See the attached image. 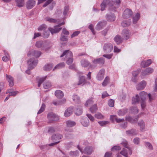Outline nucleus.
<instances>
[{"label":"nucleus","mask_w":157,"mask_h":157,"mask_svg":"<svg viewBox=\"0 0 157 157\" xmlns=\"http://www.w3.org/2000/svg\"><path fill=\"white\" fill-rule=\"evenodd\" d=\"M122 36L124 39L127 40L129 38L130 34L129 30L125 29L123 30L122 33Z\"/></svg>","instance_id":"f8f14e48"},{"label":"nucleus","mask_w":157,"mask_h":157,"mask_svg":"<svg viewBox=\"0 0 157 157\" xmlns=\"http://www.w3.org/2000/svg\"><path fill=\"white\" fill-rule=\"evenodd\" d=\"M6 80L8 81L9 83V86L10 87L13 86L14 84V81L13 78L10 75H8L6 74Z\"/></svg>","instance_id":"aec40b11"},{"label":"nucleus","mask_w":157,"mask_h":157,"mask_svg":"<svg viewBox=\"0 0 157 157\" xmlns=\"http://www.w3.org/2000/svg\"><path fill=\"white\" fill-rule=\"evenodd\" d=\"M41 53L40 52L36 51L34 50H31L29 51L28 53V56H30L32 55L33 56H34L36 58L39 57L41 55Z\"/></svg>","instance_id":"1a4fd4ad"},{"label":"nucleus","mask_w":157,"mask_h":157,"mask_svg":"<svg viewBox=\"0 0 157 157\" xmlns=\"http://www.w3.org/2000/svg\"><path fill=\"white\" fill-rule=\"evenodd\" d=\"M138 125L140 127L141 131H143L145 129V124L143 120H140L138 123Z\"/></svg>","instance_id":"a878e982"},{"label":"nucleus","mask_w":157,"mask_h":157,"mask_svg":"<svg viewBox=\"0 0 157 157\" xmlns=\"http://www.w3.org/2000/svg\"><path fill=\"white\" fill-rule=\"evenodd\" d=\"M67 126L68 127H71L75 126L76 124V123L73 121L68 120L66 121Z\"/></svg>","instance_id":"c756f323"},{"label":"nucleus","mask_w":157,"mask_h":157,"mask_svg":"<svg viewBox=\"0 0 157 157\" xmlns=\"http://www.w3.org/2000/svg\"><path fill=\"white\" fill-rule=\"evenodd\" d=\"M73 99L75 102L79 104L80 102V98L76 94H74L73 96Z\"/></svg>","instance_id":"c03bdc74"},{"label":"nucleus","mask_w":157,"mask_h":157,"mask_svg":"<svg viewBox=\"0 0 157 157\" xmlns=\"http://www.w3.org/2000/svg\"><path fill=\"white\" fill-rule=\"evenodd\" d=\"M109 81V78L108 77H106L105 79L102 83V85L103 86H105L108 84Z\"/></svg>","instance_id":"864d4df0"},{"label":"nucleus","mask_w":157,"mask_h":157,"mask_svg":"<svg viewBox=\"0 0 157 157\" xmlns=\"http://www.w3.org/2000/svg\"><path fill=\"white\" fill-rule=\"evenodd\" d=\"M36 46L38 48H42L43 50H44L45 49L44 47V45L43 44V41H38L36 42Z\"/></svg>","instance_id":"4c0bfd02"},{"label":"nucleus","mask_w":157,"mask_h":157,"mask_svg":"<svg viewBox=\"0 0 157 157\" xmlns=\"http://www.w3.org/2000/svg\"><path fill=\"white\" fill-rule=\"evenodd\" d=\"M17 6L19 7H23L24 5V0H15Z\"/></svg>","instance_id":"72a5a7b5"},{"label":"nucleus","mask_w":157,"mask_h":157,"mask_svg":"<svg viewBox=\"0 0 157 157\" xmlns=\"http://www.w3.org/2000/svg\"><path fill=\"white\" fill-rule=\"evenodd\" d=\"M139 118V117L138 116H136V117L134 118H133L131 117L128 116L126 117V119L127 121H128L131 123H134L137 121L138 119Z\"/></svg>","instance_id":"6ab92c4d"},{"label":"nucleus","mask_w":157,"mask_h":157,"mask_svg":"<svg viewBox=\"0 0 157 157\" xmlns=\"http://www.w3.org/2000/svg\"><path fill=\"white\" fill-rule=\"evenodd\" d=\"M81 123L84 127H88L89 125V121L86 118H84L81 120Z\"/></svg>","instance_id":"412c9836"},{"label":"nucleus","mask_w":157,"mask_h":157,"mask_svg":"<svg viewBox=\"0 0 157 157\" xmlns=\"http://www.w3.org/2000/svg\"><path fill=\"white\" fill-rule=\"evenodd\" d=\"M82 143L83 145H85V146H87L88 144V142L86 141L81 142L79 144L78 146V148L79 151L82 153H83L85 154L88 155L91 154L92 152L94 151V149L93 147L90 146H87L85 147L83 151L82 148V146L80 144Z\"/></svg>","instance_id":"f257e3e1"},{"label":"nucleus","mask_w":157,"mask_h":157,"mask_svg":"<svg viewBox=\"0 0 157 157\" xmlns=\"http://www.w3.org/2000/svg\"><path fill=\"white\" fill-rule=\"evenodd\" d=\"M47 28V26L45 24H42L40 25L38 28V31H42L45 30Z\"/></svg>","instance_id":"6e6d98bb"},{"label":"nucleus","mask_w":157,"mask_h":157,"mask_svg":"<svg viewBox=\"0 0 157 157\" xmlns=\"http://www.w3.org/2000/svg\"><path fill=\"white\" fill-rule=\"evenodd\" d=\"M128 153L129 154V152L127 148H124L120 152V154L125 157H128Z\"/></svg>","instance_id":"e433bc0d"},{"label":"nucleus","mask_w":157,"mask_h":157,"mask_svg":"<svg viewBox=\"0 0 157 157\" xmlns=\"http://www.w3.org/2000/svg\"><path fill=\"white\" fill-rule=\"evenodd\" d=\"M55 95L58 98H61L63 96V94L62 91L60 90H56L55 92Z\"/></svg>","instance_id":"cd10ccee"},{"label":"nucleus","mask_w":157,"mask_h":157,"mask_svg":"<svg viewBox=\"0 0 157 157\" xmlns=\"http://www.w3.org/2000/svg\"><path fill=\"white\" fill-rule=\"evenodd\" d=\"M140 98L137 94H136L135 96L133 97L132 98V104H135L139 102Z\"/></svg>","instance_id":"bb28decb"},{"label":"nucleus","mask_w":157,"mask_h":157,"mask_svg":"<svg viewBox=\"0 0 157 157\" xmlns=\"http://www.w3.org/2000/svg\"><path fill=\"white\" fill-rule=\"evenodd\" d=\"M64 23L63 22L59 24V25L56 26H55L54 27V29L52 28H48V30L50 31L51 33L53 34L54 33H58L61 29L62 28L60 27L63 25L64 24Z\"/></svg>","instance_id":"39448f33"},{"label":"nucleus","mask_w":157,"mask_h":157,"mask_svg":"<svg viewBox=\"0 0 157 157\" xmlns=\"http://www.w3.org/2000/svg\"><path fill=\"white\" fill-rule=\"evenodd\" d=\"M86 81L85 78V76H82L80 78V79L78 85H79L84 83Z\"/></svg>","instance_id":"603ef678"},{"label":"nucleus","mask_w":157,"mask_h":157,"mask_svg":"<svg viewBox=\"0 0 157 157\" xmlns=\"http://www.w3.org/2000/svg\"><path fill=\"white\" fill-rule=\"evenodd\" d=\"M117 117L116 115H111L110 117V120L113 122L116 121L117 119Z\"/></svg>","instance_id":"338daca9"},{"label":"nucleus","mask_w":157,"mask_h":157,"mask_svg":"<svg viewBox=\"0 0 157 157\" xmlns=\"http://www.w3.org/2000/svg\"><path fill=\"white\" fill-rule=\"evenodd\" d=\"M140 14L138 13H137L135 16L133 18V23L136 24L138 20L140 17Z\"/></svg>","instance_id":"49530a36"},{"label":"nucleus","mask_w":157,"mask_h":157,"mask_svg":"<svg viewBox=\"0 0 157 157\" xmlns=\"http://www.w3.org/2000/svg\"><path fill=\"white\" fill-rule=\"evenodd\" d=\"M51 83L49 81L46 82L43 84V87L45 89H49L51 87Z\"/></svg>","instance_id":"a19ab883"},{"label":"nucleus","mask_w":157,"mask_h":157,"mask_svg":"<svg viewBox=\"0 0 157 157\" xmlns=\"http://www.w3.org/2000/svg\"><path fill=\"white\" fill-rule=\"evenodd\" d=\"M139 94L141 100H145L146 97L148 96L149 97L150 101H151L153 99V98H152L150 94H147L145 92L142 91L140 92Z\"/></svg>","instance_id":"6e6552de"},{"label":"nucleus","mask_w":157,"mask_h":157,"mask_svg":"<svg viewBox=\"0 0 157 157\" xmlns=\"http://www.w3.org/2000/svg\"><path fill=\"white\" fill-rule=\"evenodd\" d=\"M47 76H46L42 78H40L38 80V87H40L41 84L42 83L44 82L45 80L47 78Z\"/></svg>","instance_id":"37998d69"},{"label":"nucleus","mask_w":157,"mask_h":157,"mask_svg":"<svg viewBox=\"0 0 157 157\" xmlns=\"http://www.w3.org/2000/svg\"><path fill=\"white\" fill-rule=\"evenodd\" d=\"M114 101L112 99L109 100L108 102V105L110 107H113L114 105Z\"/></svg>","instance_id":"bf43d9fd"},{"label":"nucleus","mask_w":157,"mask_h":157,"mask_svg":"<svg viewBox=\"0 0 157 157\" xmlns=\"http://www.w3.org/2000/svg\"><path fill=\"white\" fill-rule=\"evenodd\" d=\"M132 12L130 9H127L124 12L123 17L124 19H127L129 18L132 14Z\"/></svg>","instance_id":"9b49d317"},{"label":"nucleus","mask_w":157,"mask_h":157,"mask_svg":"<svg viewBox=\"0 0 157 157\" xmlns=\"http://www.w3.org/2000/svg\"><path fill=\"white\" fill-rule=\"evenodd\" d=\"M93 98H91L86 101V103L85 104V105L86 107L90 106L93 104Z\"/></svg>","instance_id":"79ce46f5"},{"label":"nucleus","mask_w":157,"mask_h":157,"mask_svg":"<svg viewBox=\"0 0 157 157\" xmlns=\"http://www.w3.org/2000/svg\"><path fill=\"white\" fill-rule=\"evenodd\" d=\"M45 104H44V103H43L41 105L40 109L39 110V111L38 112L37 114H40L43 111H44L45 109Z\"/></svg>","instance_id":"13d9d810"},{"label":"nucleus","mask_w":157,"mask_h":157,"mask_svg":"<svg viewBox=\"0 0 157 157\" xmlns=\"http://www.w3.org/2000/svg\"><path fill=\"white\" fill-rule=\"evenodd\" d=\"M79 152L78 151H71L69 153V155L72 157H77L79 155Z\"/></svg>","instance_id":"f704fd0d"},{"label":"nucleus","mask_w":157,"mask_h":157,"mask_svg":"<svg viewBox=\"0 0 157 157\" xmlns=\"http://www.w3.org/2000/svg\"><path fill=\"white\" fill-rule=\"evenodd\" d=\"M113 46L112 44L110 43H107L104 44L103 49L106 53L110 52L113 49Z\"/></svg>","instance_id":"0eeeda50"},{"label":"nucleus","mask_w":157,"mask_h":157,"mask_svg":"<svg viewBox=\"0 0 157 157\" xmlns=\"http://www.w3.org/2000/svg\"><path fill=\"white\" fill-rule=\"evenodd\" d=\"M66 101L65 99L63 100V101H53V104L55 105H61L62 104L64 103Z\"/></svg>","instance_id":"de8ad7c7"},{"label":"nucleus","mask_w":157,"mask_h":157,"mask_svg":"<svg viewBox=\"0 0 157 157\" xmlns=\"http://www.w3.org/2000/svg\"><path fill=\"white\" fill-rule=\"evenodd\" d=\"M145 145L146 147L147 148L150 150H152L153 149L152 145L151 143L149 142H145Z\"/></svg>","instance_id":"5fc2aeb1"},{"label":"nucleus","mask_w":157,"mask_h":157,"mask_svg":"<svg viewBox=\"0 0 157 157\" xmlns=\"http://www.w3.org/2000/svg\"><path fill=\"white\" fill-rule=\"evenodd\" d=\"M110 0H104L102 3L101 4V10H104L106 7L107 4L109 5Z\"/></svg>","instance_id":"b1692460"},{"label":"nucleus","mask_w":157,"mask_h":157,"mask_svg":"<svg viewBox=\"0 0 157 157\" xmlns=\"http://www.w3.org/2000/svg\"><path fill=\"white\" fill-rule=\"evenodd\" d=\"M106 18L107 20L110 21H113L115 19V16L114 14H111L107 15L106 16Z\"/></svg>","instance_id":"c85d7f7f"},{"label":"nucleus","mask_w":157,"mask_h":157,"mask_svg":"<svg viewBox=\"0 0 157 157\" xmlns=\"http://www.w3.org/2000/svg\"><path fill=\"white\" fill-rule=\"evenodd\" d=\"M65 56L66 59H67L66 63L68 64H71L73 62V54L72 52L69 50L65 51L60 56L61 57Z\"/></svg>","instance_id":"f03ea898"},{"label":"nucleus","mask_w":157,"mask_h":157,"mask_svg":"<svg viewBox=\"0 0 157 157\" xmlns=\"http://www.w3.org/2000/svg\"><path fill=\"white\" fill-rule=\"evenodd\" d=\"M104 73L105 70L104 69H101L97 75V79L99 80H102L104 77Z\"/></svg>","instance_id":"2eb2a0df"},{"label":"nucleus","mask_w":157,"mask_h":157,"mask_svg":"<svg viewBox=\"0 0 157 157\" xmlns=\"http://www.w3.org/2000/svg\"><path fill=\"white\" fill-rule=\"evenodd\" d=\"M45 19L46 21L51 23H55L57 22L58 23H59V21L58 19L56 20L55 19H53L52 18H50L49 17H45Z\"/></svg>","instance_id":"ea45409f"},{"label":"nucleus","mask_w":157,"mask_h":157,"mask_svg":"<svg viewBox=\"0 0 157 157\" xmlns=\"http://www.w3.org/2000/svg\"><path fill=\"white\" fill-rule=\"evenodd\" d=\"M35 2L33 0H30L28 1L25 4L26 8L28 9H30L34 6Z\"/></svg>","instance_id":"ddd939ff"},{"label":"nucleus","mask_w":157,"mask_h":157,"mask_svg":"<svg viewBox=\"0 0 157 157\" xmlns=\"http://www.w3.org/2000/svg\"><path fill=\"white\" fill-rule=\"evenodd\" d=\"M120 126L122 128H125L127 126V123L126 122H124L123 121L120 124Z\"/></svg>","instance_id":"4d7b16f0"},{"label":"nucleus","mask_w":157,"mask_h":157,"mask_svg":"<svg viewBox=\"0 0 157 157\" xmlns=\"http://www.w3.org/2000/svg\"><path fill=\"white\" fill-rule=\"evenodd\" d=\"M93 63L95 64H103L105 63L104 59L103 58H100L93 61Z\"/></svg>","instance_id":"5701e85b"},{"label":"nucleus","mask_w":157,"mask_h":157,"mask_svg":"<svg viewBox=\"0 0 157 157\" xmlns=\"http://www.w3.org/2000/svg\"><path fill=\"white\" fill-rule=\"evenodd\" d=\"M146 84V82L144 81H143L137 85L136 88L137 90H143L145 87Z\"/></svg>","instance_id":"f3484780"},{"label":"nucleus","mask_w":157,"mask_h":157,"mask_svg":"<svg viewBox=\"0 0 157 157\" xmlns=\"http://www.w3.org/2000/svg\"><path fill=\"white\" fill-rule=\"evenodd\" d=\"M131 23V21L130 20H128L123 21L121 23V25L124 27H126L129 26Z\"/></svg>","instance_id":"c9c22d12"},{"label":"nucleus","mask_w":157,"mask_h":157,"mask_svg":"<svg viewBox=\"0 0 157 157\" xmlns=\"http://www.w3.org/2000/svg\"><path fill=\"white\" fill-rule=\"evenodd\" d=\"M95 117L98 119H102L103 116L100 113H98L95 114Z\"/></svg>","instance_id":"680f3d73"},{"label":"nucleus","mask_w":157,"mask_h":157,"mask_svg":"<svg viewBox=\"0 0 157 157\" xmlns=\"http://www.w3.org/2000/svg\"><path fill=\"white\" fill-rule=\"evenodd\" d=\"M121 148L120 146H114L112 148V150L113 151H119L120 150Z\"/></svg>","instance_id":"69168bd1"},{"label":"nucleus","mask_w":157,"mask_h":157,"mask_svg":"<svg viewBox=\"0 0 157 157\" xmlns=\"http://www.w3.org/2000/svg\"><path fill=\"white\" fill-rule=\"evenodd\" d=\"M114 40L117 44H120L122 42V39L120 35H116L114 38Z\"/></svg>","instance_id":"2f4dec72"},{"label":"nucleus","mask_w":157,"mask_h":157,"mask_svg":"<svg viewBox=\"0 0 157 157\" xmlns=\"http://www.w3.org/2000/svg\"><path fill=\"white\" fill-rule=\"evenodd\" d=\"M130 109L132 112L134 114L137 113L138 112V109L136 106L132 107L130 108Z\"/></svg>","instance_id":"09e8293b"},{"label":"nucleus","mask_w":157,"mask_h":157,"mask_svg":"<svg viewBox=\"0 0 157 157\" xmlns=\"http://www.w3.org/2000/svg\"><path fill=\"white\" fill-rule=\"evenodd\" d=\"M98 123L101 126H103L105 125L106 124H108L109 122L108 121H104L98 122Z\"/></svg>","instance_id":"e2e57ef3"},{"label":"nucleus","mask_w":157,"mask_h":157,"mask_svg":"<svg viewBox=\"0 0 157 157\" xmlns=\"http://www.w3.org/2000/svg\"><path fill=\"white\" fill-rule=\"evenodd\" d=\"M69 10L68 6H66L64 7V10L63 12V14L64 16H65L67 14Z\"/></svg>","instance_id":"774afa93"},{"label":"nucleus","mask_w":157,"mask_h":157,"mask_svg":"<svg viewBox=\"0 0 157 157\" xmlns=\"http://www.w3.org/2000/svg\"><path fill=\"white\" fill-rule=\"evenodd\" d=\"M47 117L50 123L57 121L59 119V116L52 112L48 113L47 115Z\"/></svg>","instance_id":"423d86ee"},{"label":"nucleus","mask_w":157,"mask_h":157,"mask_svg":"<svg viewBox=\"0 0 157 157\" xmlns=\"http://www.w3.org/2000/svg\"><path fill=\"white\" fill-rule=\"evenodd\" d=\"M106 22L105 21H101L98 23L96 27V29L98 30H100L105 26Z\"/></svg>","instance_id":"9d476101"},{"label":"nucleus","mask_w":157,"mask_h":157,"mask_svg":"<svg viewBox=\"0 0 157 157\" xmlns=\"http://www.w3.org/2000/svg\"><path fill=\"white\" fill-rule=\"evenodd\" d=\"M75 112V114L76 115L78 116L81 115L82 112V109L81 107L80 106L78 107V108H77Z\"/></svg>","instance_id":"a18cd8bd"},{"label":"nucleus","mask_w":157,"mask_h":157,"mask_svg":"<svg viewBox=\"0 0 157 157\" xmlns=\"http://www.w3.org/2000/svg\"><path fill=\"white\" fill-rule=\"evenodd\" d=\"M53 66L52 64L51 63H48L44 66L43 69L45 71H50L52 68Z\"/></svg>","instance_id":"7c9ffc66"},{"label":"nucleus","mask_w":157,"mask_h":157,"mask_svg":"<svg viewBox=\"0 0 157 157\" xmlns=\"http://www.w3.org/2000/svg\"><path fill=\"white\" fill-rule=\"evenodd\" d=\"M90 109L92 113H94L95 112L97 109V105L96 104L94 105L90 108Z\"/></svg>","instance_id":"3c124183"},{"label":"nucleus","mask_w":157,"mask_h":157,"mask_svg":"<svg viewBox=\"0 0 157 157\" xmlns=\"http://www.w3.org/2000/svg\"><path fill=\"white\" fill-rule=\"evenodd\" d=\"M60 40L63 41H66L67 40V35L61 34Z\"/></svg>","instance_id":"0e129e2a"},{"label":"nucleus","mask_w":157,"mask_h":157,"mask_svg":"<svg viewBox=\"0 0 157 157\" xmlns=\"http://www.w3.org/2000/svg\"><path fill=\"white\" fill-rule=\"evenodd\" d=\"M126 134L128 135L134 136L138 134V132L136 129H132L130 130H127L126 131Z\"/></svg>","instance_id":"4be33fe9"},{"label":"nucleus","mask_w":157,"mask_h":157,"mask_svg":"<svg viewBox=\"0 0 157 157\" xmlns=\"http://www.w3.org/2000/svg\"><path fill=\"white\" fill-rule=\"evenodd\" d=\"M73 112V109L72 107H70L67 108L65 111L64 116L66 117H68L70 116Z\"/></svg>","instance_id":"a211bd4d"},{"label":"nucleus","mask_w":157,"mask_h":157,"mask_svg":"<svg viewBox=\"0 0 157 157\" xmlns=\"http://www.w3.org/2000/svg\"><path fill=\"white\" fill-rule=\"evenodd\" d=\"M127 144L128 143L127 141L125 140H124L121 143V144L124 147L128 149V150L129 152V154L131 155L132 154V151L131 150L130 147L127 146Z\"/></svg>","instance_id":"393cba45"},{"label":"nucleus","mask_w":157,"mask_h":157,"mask_svg":"<svg viewBox=\"0 0 157 157\" xmlns=\"http://www.w3.org/2000/svg\"><path fill=\"white\" fill-rule=\"evenodd\" d=\"M66 132L65 133V136L66 138L68 139L72 138L73 135L71 133H69V132H71L72 131V129H69L66 128L65 129Z\"/></svg>","instance_id":"4468645a"},{"label":"nucleus","mask_w":157,"mask_h":157,"mask_svg":"<svg viewBox=\"0 0 157 157\" xmlns=\"http://www.w3.org/2000/svg\"><path fill=\"white\" fill-rule=\"evenodd\" d=\"M153 71V69L151 67L147 68L144 70L142 71V75L143 76L148 75L151 74Z\"/></svg>","instance_id":"dca6fc26"},{"label":"nucleus","mask_w":157,"mask_h":157,"mask_svg":"<svg viewBox=\"0 0 157 157\" xmlns=\"http://www.w3.org/2000/svg\"><path fill=\"white\" fill-rule=\"evenodd\" d=\"M81 63L82 66L84 67H87L89 64L88 61L85 59L81 60Z\"/></svg>","instance_id":"58836bf2"},{"label":"nucleus","mask_w":157,"mask_h":157,"mask_svg":"<svg viewBox=\"0 0 157 157\" xmlns=\"http://www.w3.org/2000/svg\"><path fill=\"white\" fill-rule=\"evenodd\" d=\"M38 61L37 60H35L34 58H31L28 60L27 63L28 65V69L29 70L26 71V73L28 75L31 73L30 70L32 69L37 65Z\"/></svg>","instance_id":"7ed1b4c3"},{"label":"nucleus","mask_w":157,"mask_h":157,"mask_svg":"<svg viewBox=\"0 0 157 157\" xmlns=\"http://www.w3.org/2000/svg\"><path fill=\"white\" fill-rule=\"evenodd\" d=\"M151 60L150 59L147 60L146 62L145 61L142 62L141 64L142 67H145L149 66L151 63Z\"/></svg>","instance_id":"473e14b6"},{"label":"nucleus","mask_w":157,"mask_h":157,"mask_svg":"<svg viewBox=\"0 0 157 157\" xmlns=\"http://www.w3.org/2000/svg\"><path fill=\"white\" fill-rule=\"evenodd\" d=\"M65 66V63H61L59 64H58L57 65H56L54 69V70L56 68H60L63 67Z\"/></svg>","instance_id":"052dcab7"},{"label":"nucleus","mask_w":157,"mask_h":157,"mask_svg":"<svg viewBox=\"0 0 157 157\" xmlns=\"http://www.w3.org/2000/svg\"><path fill=\"white\" fill-rule=\"evenodd\" d=\"M127 113V111L124 109L120 110L118 112V115L119 116H123Z\"/></svg>","instance_id":"8fccbe9b"},{"label":"nucleus","mask_w":157,"mask_h":157,"mask_svg":"<svg viewBox=\"0 0 157 157\" xmlns=\"http://www.w3.org/2000/svg\"><path fill=\"white\" fill-rule=\"evenodd\" d=\"M62 138L63 136L61 134H57L53 135L52 136V140H55V141H56V142L50 144H49L48 145L50 146H52L57 144L59 142V141H57L62 139Z\"/></svg>","instance_id":"20e7f679"}]
</instances>
